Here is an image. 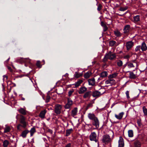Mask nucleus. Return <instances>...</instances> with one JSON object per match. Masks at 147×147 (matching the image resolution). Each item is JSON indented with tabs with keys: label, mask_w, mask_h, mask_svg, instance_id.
Returning <instances> with one entry per match:
<instances>
[{
	"label": "nucleus",
	"mask_w": 147,
	"mask_h": 147,
	"mask_svg": "<svg viewBox=\"0 0 147 147\" xmlns=\"http://www.w3.org/2000/svg\"><path fill=\"white\" fill-rule=\"evenodd\" d=\"M18 111L20 113L23 115H25L26 114V111L24 109L21 108L18 109Z\"/></svg>",
	"instance_id": "nucleus-23"
},
{
	"label": "nucleus",
	"mask_w": 147,
	"mask_h": 147,
	"mask_svg": "<svg viewBox=\"0 0 147 147\" xmlns=\"http://www.w3.org/2000/svg\"><path fill=\"white\" fill-rule=\"evenodd\" d=\"M21 126L22 127V125L20 124H18L17 126V128L19 130H21V129L20 128V127Z\"/></svg>",
	"instance_id": "nucleus-51"
},
{
	"label": "nucleus",
	"mask_w": 147,
	"mask_h": 147,
	"mask_svg": "<svg viewBox=\"0 0 147 147\" xmlns=\"http://www.w3.org/2000/svg\"><path fill=\"white\" fill-rule=\"evenodd\" d=\"M73 104V102L71 98H68L67 103L65 106V108L66 109H69L70 108Z\"/></svg>",
	"instance_id": "nucleus-9"
},
{
	"label": "nucleus",
	"mask_w": 147,
	"mask_h": 147,
	"mask_svg": "<svg viewBox=\"0 0 147 147\" xmlns=\"http://www.w3.org/2000/svg\"><path fill=\"white\" fill-rule=\"evenodd\" d=\"M111 140L110 136L109 135L106 134L103 136L102 141L103 142L107 144L110 142Z\"/></svg>",
	"instance_id": "nucleus-3"
},
{
	"label": "nucleus",
	"mask_w": 147,
	"mask_h": 147,
	"mask_svg": "<svg viewBox=\"0 0 147 147\" xmlns=\"http://www.w3.org/2000/svg\"><path fill=\"white\" fill-rule=\"evenodd\" d=\"M8 69L11 71H12V69L10 67H7Z\"/></svg>",
	"instance_id": "nucleus-57"
},
{
	"label": "nucleus",
	"mask_w": 147,
	"mask_h": 147,
	"mask_svg": "<svg viewBox=\"0 0 147 147\" xmlns=\"http://www.w3.org/2000/svg\"><path fill=\"white\" fill-rule=\"evenodd\" d=\"M73 129L72 128L66 130V136H69L70 134L71 133Z\"/></svg>",
	"instance_id": "nucleus-36"
},
{
	"label": "nucleus",
	"mask_w": 147,
	"mask_h": 147,
	"mask_svg": "<svg viewBox=\"0 0 147 147\" xmlns=\"http://www.w3.org/2000/svg\"><path fill=\"white\" fill-rule=\"evenodd\" d=\"M96 137V134L94 132H92L89 136L90 140L91 141H94L96 142L97 141Z\"/></svg>",
	"instance_id": "nucleus-7"
},
{
	"label": "nucleus",
	"mask_w": 147,
	"mask_h": 147,
	"mask_svg": "<svg viewBox=\"0 0 147 147\" xmlns=\"http://www.w3.org/2000/svg\"><path fill=\"white\" fill-rule=\"evenodd\" d=\"M50 98L51 97L49 95H48L46 96V98L45 100V102L46 103H48V102H49L50 101Z\"/></svg>",
	"instance_id": "nucleus-42"
},
{
	"label": "nucleus",
	"mask_w": 147,
	"mask_h": 147,
	"mask_svg": "<svg viewBox=\"0 0 147 147\" xmlns=\"http://www.w3.org/2000/svg\"><path fill=\"white\" fill-rule=\"evenodd\" d=\"M101 25L103 28V31L104 32H105L108 29L107 27L106 24L103 22H101Z\"/></svg>",
	"instance_id": "nucleus-25"
},
{
	"label": "nucleus",
	"mask_w": 147,
	"mask_h": 147,
	"mask_svg": "<svg viewBox=\"0 0 147 147\" xmlns=\"http://www.w3.org/2000/svg\"><path fill=\"white\" fill-rule=\"evenodd\" d=\"M46 113V110H44L42 111L40 113L39 115L40 117L42 118H44L45 117V115Z\"/></svg>",
	"instance_id": "nucleus-24"
},
{
	"label": "nucleus",
	"mask_w": 147,
	"mask_h": 147,
	"mask_svg": "<svg viewBox=\"0 0 147 147\" xmlns=\"http://www.w3.org/2000/svg\"><path fill=\"white\" fill-rule=\"evenodd\" d=\"M123 63L122 61L120 60H118L117 62V65L119 67L123 65Z\"/></svg>",
	"instance_id": "nucleus-40"
},
{
	"label": "nucleus",
	"mask_w": 147,
	"mask_h": 147,
	"mask_svg": "<svg viewBox=\"0 0 147 147\" xmlns=\"http://www.w3.org/2000/svg\"><path fill=\"white\" fill-rule=\"evenodd\" d=\"M141 48V46L138 45L135 48V51L136 52H138L140 51Z\"/></svg>",
	"instance_id": "nucleus-43"
},
{
	"label": "nucleus",
	"mask_w": 147,
	"mask_h": 147,
	"mask_svg": "<svg viewBox=\"0 0 147 147\" xmlns=\"http://www.w3.org/2000/svg\"><path fill=\"white\" fill-rule=\"evenodd\" d=\"M92 105L91 103L89 104L87 106V107L89 108L90 107H92Z\"/></svg>",
	"instance_id": "nucleus-55"
},
{
	"label": "nucleus",
	"mask_w": 147,
	"mask_h": 147,
	"mask_svg": "<svg viewBox=\"0 0 147 147\" xmlns=\"http://www.w3.org/2000/svg\"><path fill=\"white\" fill-rule=\"evenodd\" d=\"M71 143H69L65 146V147H71Z\"/></svg>",
	"instance_id": "nucleus-53"
},
{
	"label": "nucleus",
	"mask_w": 147,
	"mask_h": 147,
	"mask_svg": "<svg viewBox=\"0 0 147 147\" xmlns=\"http://www.w3.org/2000/svg\"><path fill=\"white\" fill-rule=\"evenodd\" d=\"M92 95V92L89 91L86 92L83 95V97L84 99H89Z\"/></svg>",
	"instance_id": "nucleus-10"
},
{
	"label": "nucleus",
	"mask_w": 147,
	"mask_h": 147,
	"mask_svg": "<svg viewBox=\"0 0 147 147\" xmlns=\"http://www.w3.org/2000/svg\"><path fill=\"white\" fill-rule=\"evenodd\" d=\"M125 94L127 98L128 99L129 98H130V97L129 96V91H127L125 92Z\"/></svg>",
	"instance_id": "nucleus-49"
},
{
	"label": "nucleus",
	"mask_w": 147,
	"mask_h": 147,
	"mask_svg": "<svg viewBox=\"0 0 147 147\" xmlns=\"http://www.w3.org/2000/svg\"><path fill=\"white\" fill-rule=\"evenodd\" d=\"M3 80H5V79L6 80L7 79V76L6 75H4L3 76Z\"/></svg>",
	"instance_id": "nucleus-52"
},
{
	"label": "nucleus",
	"mask_w": 147,
	"mask_h": 147,
	"mask_svg": "<svg viewBox=\"0 0 147 147\" xmlns=\"http://www.w3.org/2000/svg\"><path fill=\"white\" fill-rule=\"evenodd\" d=\"M115 81L114 80L110 79H109L105 82V83L106 84H112L115 83Z\"/></svg>",
	"instance_id": "nucleus-20"
},
{
	"label": "nucleus",
	"mask_w": 147,
	"mask_h": 147,
	"mask_svg": "<svg viewBox=\"0 0 147 147\" xmlns=\"http://www.w3.org/2000/svg\"><path fill=\"white\" fill-rule=\"evenodd\" d=\"M87 88L85 87H80L78 92L79 94H82L87 91Z\"/></svg>",
	"instance_id": "nucleus-15"
},
{
	"label": "nucleus",
	"mask_w": 147,
	"mask_h": 147,
	"mask_svg": "<svg viewBox=\"0 0 147 147\" xmlns=\"http://www.w3.org/2000/svg\"><path fill=\"white\" fill-rule=\"evenodd\" d=\"M116 43V42L115 41H110L109 42V46L113 47L115 45Z\"/></svg>",
	"instance_id": "nucleus-37"
},
{
	"label": "nucleus",
	"mask_w": 147,
	"mask_h": 147,
	"mask_svg": "<svg viewBox=\"0 0 147 147\" xmlns=\"http://www.w3.org/2000/svg\"><path fill=\"white\" fill-rule=\"evenodd\" d=\"M114 33L117 36L120 37L121 36V34L119 31L118 30H116L114 31Z\"/></svg>",
	"instance_id": "nucleus-32"
},
{
	"label": "nucleus",
	"mask_w": 147,
	"mask_h": 147,
	"mask_svg": "<svg viewBox=\"0 0 147 147\" xmlns=\"http://www.w3.org/2000/svg\"><path fill=\"white\" fill-rule=\"evenodd\" d=\"M89 85L92 86H94L95 83V79L94 78H90L88 80Z\"/></svg>",
	"instance_id": "nucleus-17"
},
{
	"label": "nucleus",
	"mask_w": 147,
	"mask_h": 147,
	"mask_svg": "<svg viewBox=\"0 0 147 147\" xmlns=\"http://www.w3.org/2000/svg\"><path fill=\"white\" fill-rule=\"evenodd\" d=\"M9 58L7 59V60L6 61H9Z\"/></svg>",
	"instance_id": "nucleus-60"
},
{
	"label": "nucleus",
	"mask_w": 147,
	"mask_h": 147,
	"mask_svg": "<svg viewBox=\"0 0 147 147\" xmlns=\"http://www.w3.org/2000/svg\"><path fill=\"white\" fill-rule=\"evenodd\" d=\"M134 43L132 41H129L126 42L125 46L127 50H130L134 46Z\"/></svg>",
	"instance_id": "nucleus-5"
},
{
	"label": "nucleus",
	"mask_w": 147,
	"mask_h": 147,
	"mask_svg": "<svg viewBox=\"0 0 147 147\" xmlns=\"http://www.w3.org/2000/svg\"><path fill=\"white\" fill-rule=\"evenodd\" d=\"M116 57V55L115 53H112L111 51H110L105 54L103 59V61H106L107 59L112 60L115 58Z\"/></svg>",
	"instance_id": "nucleus-1"
},
{
	"label": "nucleus",
	"mask_w": 147,
	"mask_h": 147,
	"mask_svg": "<svg viewBox=\"0 0 147 147\" xmlns=\"http://www.w3.org/2000/svg\"><path fill=\"white\" fill-rule=\"evenodd\" d=\"M137 123L139 126H140L141 125V123L139 121H137Z\"/></svg>",
	"instance_id": "nucleus-56"
},
{
	"label": "nucleus",
	"mask_w": 147,
	"mask_h": 147,
	"mask_svg": "<svg viewBox=\"0 0 147 147\" xmlns=\"http://www.w3.org/2000/svg\"><path fill=\"white\" fill-rule=\"evenodd\" d=\"M140 21V16L136 15L133 17V22L135 23H137Z\"/></svg>",
	"instance_id": "nucleus-16"
},
{
	"label": "nucleus",
	"mask_w": 147,
	"mask_h": 147,
	"mask_svg": "<svg viewBox=\"0 0 147 147\" xmlns=\"http://www.w3.org/2000/svg\"><path fill=\"white\" fill-rule=\"evenodd\" d=\"M88 117L92 121L97 118L94 113H91L88 114Z\"/></svg>",
	"instance_id": "nucleus-14"
},
{
	"label": "nucleus",
	"mask_w": 147,
	"mask_h": 147,
	"mask_svg": "<svg viewBox=\"0 0 147 147\" xmlns=\"http://www.w3.org/2000/svg\"><path fill=\"white\" fill-rule=\"evenodd\" d=\"M78 112V108L77 107L74 108L71 111V116L73 117H75V116H76Z\"/></svg>",
	"instance_id": "nucleus-12"
},
{
	"label": "nucleus",
	"mask_w": 147,
	"mask_h": 147,
	"mask_svg": "<svg viewBox=\"0 0 147 147\" xmlns=\"http://www.w3.org/2000/svg\"><path fill=\"white\" fill-rule=\"evenodd\" d=\"M143 111L144 113V115L145 116L147 115V109L144 106L143 107Z\"/></svg>",
	"instance_id": "nucleus-41"
},
{
	"label": "nucleus",
	"mask_w": 147,
	"mask_h": 147,
	"mask_svg": "<svg viewBox=\"0 0 147 147\" xmlns=\"http://www.w3.org/2000/svg\"><path fill=\"white\" fill-rule=\"evenodd\" d=\"M108 75V73L107 71H104L102 72L100 74V77L102 78H104L107 77Z\"/></svg>",
	"instance_id": "nucleus-30"
},
{
	"label": "nucleus",
	"mask_w": 147,
	"mask_h": 147,
	"mask_svg": "<svg viewBox=\"0 0 147 147\" xmlns=\"http://www.w3.org/2000/svg\"><path fill=\"white\" fill-rule=\"evenodd\" d=\"M82 82L83 80H80L76 82L74 84L76 87H78Z\"/></svg>",
	"instance_id": "nucleus-31"
},
{
	"label": "nucleus",
	"mask_w": 147,
	"mask_h": 147,
	"mask_svg": "<svg viewBox=\"0 0 147 147\" xmlns=\"http://www.w3.org/2000/svg\"><path fill=\"white\" fill-rule=\"evenodd\" d=\"M29 131L27 129H26L24 130L22 133L21 136H22L23 138H25L26 137L27 134L29 133Z\"/></svg>",
	"instance_id": "nucleus-21"
},
{
	"label": "nucleus",
	"mask_w": 147,
	"mask_h": 147,
	"mask_svg": "<svg viewBox=\"0 0 147 147\" xmlns=\"http://www.w3.org/2000/svg\"><path fill=\"white\" fill-rule=\"evenodd\" d=\"M82 74L78 71L75 72L74 75V77L76 78H78L82 76Z\"/></svg>",
	"instance_id": "nucleus-26"
},
{
	"label": "nucleus",
	"mask_w": 147,
	"mask_h": 147,
	"mask_svg": "<svg viewBox=\"0 0 147 147\" xmlns=\"http://www.w3.org/2000/svg\"><path fill=\"white\" fill-rule=\"evenodd\" d=\"M107 0H102V1H107Z\"/></svg>",
	"instance_id": "nucleus-61"
},
{
	"label": "nucleus",
	"mask_w": 147,
	"mask_h": 147,
	"mask_svg": "<svg viewBox=\"0 0 147 147\" xmlns=\"http://www.w3.org/2000/svg\"><path fill=\"white\" fill-rule=\"evenodd\" d=\"M4 133H6V132H9L10 130V127L8 126H6L5 127L4 129Z\"/></svg>",
	"instance_id": "nucleus-39"
},
{
	"label": "nucleus",
	"mask_w": 147,
	"mask_h": 147,
	"mask_svg": "<svg viewBox=\"0 0 147 147\" xmlns=\"http://www.w3.org/2000/svg\"><path fill=\"white\" fill-rule=\"evenodd\" d=\"M24 61H27L28 62H30V59L29 58H28L24 59Z\"/></svg>",
	"instance_id": "nucleus-50"
},
{
	"label": "nucleus",
	"mask_w": 147,
	"mask_h": 147,
	"mask_svg": "<svg viewBox=\"0 0 147 147\" xmlns=\"http://www.w3.org/2000/svg\"><path fill=\"white\" fill-rule=\"evenodd\" d=\"M74 92V91L73 89H72V90L69 91L68 93V96H71Z\"/></svg>",
	"instance_id": "nucleus-47"
},
{
	"label": "nucleus",
	"mask_w": 147,
	"mask_h": 147,
	"mask_svg": "<svg viewBox=\"0 0 147 147\" xmlns=\"http://www.w3.org/2000/svg\"><path fill=\"white\" fill-rule=\"evenodd\" d=\"M130 62H132L133 63H135L136 64V67H138V63H137V62L136 61V60L134 59L133 60L131 61Z\"/></svg>",
	"instance_id": "nucleus-46"
},
{
	"label": "nucleus",
	"mask_w": 147,
	"mask_h": 147,
	"mask_svg": "<svg viewBox=\"0 0 147 147\" xmlns=\"http://www.w3.org/2000/svg\"><path fill=\"white\" fill-rule=\"evenodd\" d=\"M62 106L60 105L56 104L55 106V112L57 114H59L61 113Z\"/></svg>",
	"instance_id": "nucleus-2"
},
{
	"label": "nucleus",
	"mask_w": 147,
	"mask_h": 147,
	"mask_svg": "<svg viewBox=\"0 0 147 147\" xmlns=\"http://www.w3.org/2000/svg\"><path fill=\"white\" fill-rule=\"evenodd\" d=\"M127 9V7H121L120 8L119 10L121 11H124Z\"/></svg>",
	"instance_id": "nucleus-44"
},
{
	"label": "nucleus",
	"mask_w": 147,
	"mask_h": 147,
	"mask_svg": "<svg viewBox=\"0 0 147 147\" xmlns=\"http://www.w3.org/2000/svg\"><path fill=\"white\" fill-rule=\"evenodd\" d=\"M101 95L100 92L98 91L94 92L92 94V96L94 97L99 96Z\"/></svg>",
	"instance_id": "nucleus-27"
},
{
	"label": "nucleus",
	"mask_w": 147,
	"mask_h": 147,
	"mask_svg": "<svg viewBox=\"0 0 147 147\" xmlns=\"http://www.w3.org/2000/svg\"><path fill=\"white\" fill-rule=\"evenodd\" d=\"M134 147H140V142L137 140H135L134 143Z\"/></svg>",
	"instance_id": "nucleus-28"
},
{
	"label": "nucleus",
	"mask_w": 147,
	"mask_h": 147,
	"mask_svg": "<svg viewBox=\"0 0 147 147\" xmlns=\"http://www.w3.org/2000/svg\"><path fill=\"white\" fill-rule=\"evenodd\" d=\"M26 118L25 117L22 115H20V121L21 123L22 124V127L25 128L27 126V123L25 121Z\"/></svg>",
	"instance_id": "nucleus-6"
},
{
	"label": "nucleus",
	"mask_w": 147,
	"mask_h": 147,
	"mask_svg": "<svg viewBox=\"0 0 147 147\" xmlns=\"http://www.w3.org/2000/svg\"><path fill=\"white\" fill-rule=\"evenodd\" d=\"M21 100H25V99L24 98L22 97L21 98Z\"/></svg>",
	"instance_id": "nucleus-58"
},
{
	"label": "nucleus",
	"mask_w": 147,
	"mask_h": 147,
	"mask_svg": "<svg viewBox=\"0 0 147 147\" xmlns=\"http://www.w3.org/2000/svg\"><path fill=\"white\" fill-rule=\"evenodd\" d=\"M118 73L115 72L112 74L108 76L109 79H112L113 78H115L117 76Z\"/></svg>",
	"instance_id": "nucleus-22"
},
{
	"label": "nucleus",
	"mask_w": 147,
	"mask_h": 147,
	"mask_svg": "<svg viewBox=\"0 0 147 147\" xmlns=\"http://www.w3.org/2000/svg\"><path fill=\"white\" fill-rule=\"evenodd\" d=\"M135 67L134 64L132 62H129L127 64V67L128 68L134 67Z\"/></svg>",
	"instance_id": "nucleus-38"
},
{
	"label": "nucleus",
	"mask_w": 147,
	"mask_h": 147,
	"mask_svg": "<svg viewBox=\"0 0 147 147\" xmlns=\"http://www.w3.org/2000/svg\"><path fill=\"white\" fill-rule=\"evenodd\" d=\"M36 65L38 67L40 68H41L42 66V65L40 64V61H37Z\"/></svg>",
	"instance_id": "nucleus-45"
},
{
	"label": "nucleus",
	"mask_w": 147,
	"mask_h": 147,
	"mask_svg": "<svg viewBox=\"0 0 147 147\" xmlns=\"http://www.w3.org/2000/svg\"><path fill=\"white\" fill-rule=\"evenodd\" d=\"M128 72L129 73V78L131 79H136L139 75L137 73V71L136 73H134L132 71H128Z\"/></svg>",
	"instance_id": "nucleus-4"
},
{
	"label": "nucleus",
	"mask_w": 147,
	"mask_h": 147,
	"mask_svg": "<svg viewBox=\"0 0 147 147\" xmlns=\"http://www.w3.org/2000/svg\"><path fill=\"white\" fill-rule=\"evenodd\" d=\"M118 147H124V140L122 137H119V140Z\"/></svg>",
	"instance_id": "nucleus-11"
},
{
	"label": "nucleus",
	"mask_w": 147,
	"mask_h": 147,
	"mask_svg": "<svg viewBox=\"0 0 147 147\" xmlns=\"http://www.w3.org/2000/svg\"><path fill=\"white\" fill-rule=\"evenodd\" d=\"M130 29V26L129 25H127L125 26L123 29V33L124 34L127 33L129 32Z\"/></svg>",
	"instance_id": "nucleus-13"
},
{
	"label": "nucleus",
	"mask_w": 147,
	"mask_h": 147,
	"mask_svg": "<svg viewBox=\"0 0 147 147\" xmlns=\"http://www.w3.org/2000/svg\"><path fill=\"white\" fill-rule=\"evenodd\" d=\"M115 105L114 103L111 106V107H112Z\"/></svg>",
	"instance_id": "nucleus-59"
},
{
	"label": "nucleus",
	"mask_w": 147,
	"mask_h": 147,
	"mask_svg": "<svg viewBox=\"0 0 147 147\" xmlns=\"http://www.w3.org/2000/svg\"><path fill=\"white\" fill-rule=\"evenodd\" d=\"M91 75V73L90 71H88L85 73L84 75V77L85 78H88Z\"/></svg>",
	"instance_id": "nucleus-29"
},
{
	"label": "nucleus",
	"mask_w": 147,
	"mask_h": 147,
	"mask_svg": "<svg viewBox=\"0 0 147 147\" xmlns=\"http://www.w3.org/2000/svg\"><path fill=\"white\" fill-rule=\"evenodd\" d=\"M128 136L129 137H132L133 136V131L132 130H129L128 131Z\"/></svg>",
	"instance_id": "nucleus-35"
},
{
	"label": "nucleus",
	"mask_w": 147,
	"mask_h": 147,
	"mask_svg": "<svg viewBox=\"0 0 147 147\" xmlns=\"http://www.w3.org/2000/svg\"><path fill=\"white\" fill-rule=\"evenodd\" d=\"M9 144V142L7 140H5L3 142V146L4 147H7Z\"/></svg>",
	"instance_id": "nucleus-33"
},
{
	"label": "nucleus",
	"mask_w": 147,
	"mask_h": 147,
	"mask_svg": "<svg viewBox=\"0 0 147 147\" xmlns=\"http://www.w3.org/2000/svg\"><path fill=\"white\" fill-rule=\"evenodd\" d=\"M141 49L142 51H145L147 50V46L145 42H143L142 43Z\"/></svg>",
	"instance_id": "nucleus-18"
},
{
	"label": "nucleus",
	"mask_w": 147,
	"mask_h": 147,
	"mask_svg": "<svg viewBox=\"0 0 147 147\" xmlns=\"http://www.w3.org/2000/svg\"><path fill=\"white\" fill-rule=\"evenodd\" d=\"M124 114V113L123 112H122L120 113L118 115L115 114V117L118 119H121Z\"/></svg>",
	"instance_id": "nucleus-19"
},
{
	"label": "nucleus",
	"mask_w": 147,
	"mask_h": 147,
	"mask_svg": "<svg viewBox=\"0 0 147 147\" xmlns=\"http://www.w3.org/2000/svg\"><path fill=\"white\" fill-rule=\"evenodd\" d=\"M102 5L100 4H99L98 6L97 10L100 11L102 9Z\"/></svg>",
	"instance_id": "nucleus-48"
},
{
	"label": "nucleus",
	"mask_w": 147,
	"mask_h": 147,
	"mask_svg": "<svg viewBox=\"0 0 147 147\" xmlns=\"http://www.w3.org/2000/svg\"><path fill=\"white\" fill-rule=\"evenodd\" d=\"M129 57V55H127L124 57V58L125 59H128Z\"/></svg>",
	"instance_id": "nucleus-54"
},
{
	"label": "nucleus",
	"mask_w": 147,
	"mask_h": 147,
	"mask_svg": "<svg viewBox=\"0 0 147 147\" xmlns=\"http://www.w3.org/2000/svg\"><path fill=\"white\" fill-rule=\"evenodd\" d=\"M29 132L30 133V136H33L34 133L36 132V129L34 127L32 128Z\"/></svg>",
	"instance_id": "nucleus-34"
},
{
	"label": "nucleus",
	"mask_w": 147,
	"mask_h": 147,
	"mask_svg": "<svg viewBox=\"0 0 147 147\" xmlns=\"http://www.w3.org/2000/svg\"><path fill=\"white\" fill-rule=\"evenodd\" d=\"M92 124L95 127V129H98L99 128V122L97 118L92 121Z\"/></svg>",
	"instance_id": "nucleus-8"
}]
</instances>
